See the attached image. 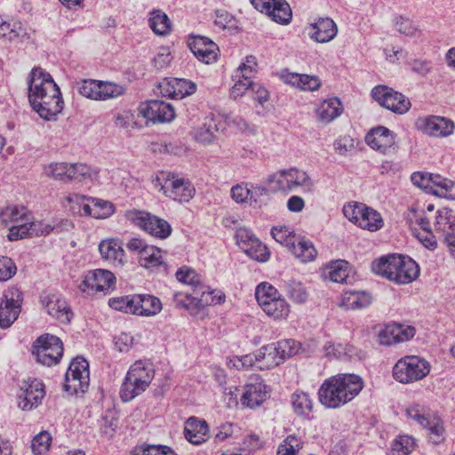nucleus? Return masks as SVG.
Listing matches in <instances>:
<instances>
[{"label":"nucleus","mask_w":455,"mask_h":455,"mask_svg":"<svg viewBox=\"0 0 455 455\" xmlns=\"http://www.w3.org/2000/svg\"><path fill=\"white\" fill-rule=\"evenodd\" d=\"M44 395V387L40 380L24 382L18 396V406L23 411H30L42 403Z\"/></svg>","instance_id":"393cba45"},{"label":"nucleus","mask_w":455,"mask_h":455,"mask_svg":"<svg viewBox=\"0 0 455 455\" xmlns=\"http://www.w3.org/2000/svg\"><path fill=\"white\" fill-rule=\"evenodd\" d=\"M406 219L411 229L415 228L414 226H419L420 228L419 231L430 230L429 222L424 216L423 211L415 206L408 209Z\"/></svg>","instance_id":"338daca9"},{"label":"nucleus","mask_w":455,"mask_h":455,"mask_svg":"<svg viewBox=\"0 0 455 455\" xmlns=\"http://www.w3.org/2000/svg\"><path fill=\"white\" fill-rule=\"evenodd\" d=\"M349 275L348 262L343 259L332 260L326 264L322 270V276L333 283H343Z\"/></svg>","instance_id":"a19ab883"},{"label":"nucleus","mask_w":455,"mask_h":455,"mask_svg":"<svg viewBox=\"0 0 455 455\" xmlns=\"http://www.w3.org/2000/svg\"><path fill=\"white\" fill-rule=\"evenodd\" d=\"M343 109L342 102L337 97L323 100L315 108L316 120L328 124L340 116Z\"/></svg>","instance_id":"7c9ffc66"},{"label":"nucleus","mask_w":455,"mask_h":455,"mask_svg":"<svg viewBox=\"0 0 455 455\" xmlns=\"http://www.w3.org/2000/svg\"><path fill=\"white\" fill-rule=\"evenodd\" d=\"M393 26L395 31L406 37H419L422 34L419 26L415 21L403 16L395 17Z\"/></svg>","instance_id":"864d4df0"},{"label":"nucleus","mask_w":455,"mask_h":455,"mask_svg":"<svg viewBox=\"0 0 455 455\" xmlns=\"http://www.w3.org/2000/svg\"><path fill=\"white\" fill-rule=\"evenodd\" d=\"M430 195L448 201H455V181L437 174Z\"/></svg>","instance_id":"a18cd8bd"},{"label":"nucleus","mask_w":455,"mask_h":455,"mask_svg":"<svg viewBox=\"0 0 455 455\" xmlns=\"http://www.w3.org/2000/svg\"><path fill=\"white\" fill-rule=\"evenodd\" d=\"M438 173H428L423 172H415L411 176L412 184L430 195L433 190L434 180Z\"/></svg>","instance_id":"0e129e2a"},{"label":"nucleus","mask_w":455,"mask_h":455,"mask_svg":"<svg viewBox=\"0 0 455 455\" xmlns=\"http://www.w3.org/2000/svg\"><path fill=\"white\" fill-rule=\"evenodd\" d=\"M269 388L259 377H255L245 383L242 388L240 403L243 407L254 410L267 400Z\"/></svg>","instance_id":"aec40b11"},{"label":"nucleus","mask_w":455,"mask_h":455,"mask_svg":"<svg viewBox=\"0 0 455 455\" xmlns=\"http://www.w3.org/2000/svg\"><path fill=\"white\" fill-rule=\"evenodd\" d=\"M236 243L243 251L253 260L267 262L270 259V251L251 231L240 228L235 233Z\"/></svg>","instance_id":"f3484780"},{"label":"nucleus","mask_w":455,"mask_h":455,"mask_svg":"<svg viewBox=\"0 0 455 455\" xmlns=\"http://www.w3.org/2000/svg\"><path fill=\"white\" fill-rule=\"evenodd\" d=\"M371 96L380 106L395 114H405L411 107L406 96L386 85L374 87L371 90Z\"/></svg>","instance_id":"2eb2a0df"},{"label":"nucleus","mask_w":455,"mask_h":455,"mask_svg":"<svg viewBox=\"0 0 455 455\" xmlns=\"http://www.w3.org/2000/svg\"><path fill=\"white\" fill-rule=\"evenodd\" d=\"M431 371L430 363L418 355H405L393 367L394 379L402 384H410L425 379Z\"/></svg>","instance_id":"6e6552de"},{"label":"nucleus","mask_w":455,"mask_h":455,"mask_svg":"<svg viewBox=\"0 0 455 455\" xmlns=\"http://www.w3.org/2000/svg\"><path fill=\"white\" fill-rule=\"evenodd\" d=\"M307 30L311 40L318 44H326L337 36L338 26L331 18H318L308 24Z\"/></svg>","instance_id":"bb28decb"},{"label":"nucleus","mask_w":455,"mask_h":455,"mask_svg":"<svg viewBox=\"0 0 455 455\" xmlns=\"http://www.w3.org/2000/svg\"><path fill=\"white\" fill-rule=\"evenodd\" d=\"M43 176L60 182L76 180L90 184L99 178V170L84 163L52 162L43 166Z\"/></svg>","instance_id":"20e7f679"},{"label":"nucleus","mask_w":455,"mask_h":455,"mask_svg":"<svg viewBox=\"0 0 455 455\" xmlns=\"http://www.w3.org/2000/svg\"><path fill=\"white\" fill-rule=\"evenodd\" d=\"M284 83L303 91L315 92L322 86V81L317 76L298 73H285L282 76Z\"/></svg>","instance_id":"c9c22d12"},{"label":"nucleus","mask_w":455,"mask_h":455,"mask_svg":"<svg viewBox=\"0 0 455 455\" xmlns=\"http://www.w3.org/2000/svg\"><path fill=\"white\" fill-rule=\"evenodd\" d=\"M165 92L168 96L183 99L192 95L196 91V84L182 78H172L166 82Z\"/></svg>","instance_id":"79ce46f5"},{"label":"nucleus","mask_w":455,"mask_h":455,"mask_svg":"<svg viewBox=\"0 0 455 455\" xmlns=\"http://www.w3.org/2000/svg\"><path fill=\"white\" fill-rule=\"evenodd\" d=\"M60 204L63 208L72 214L86 218L89 210L90 196L76 192H68L61 197Z\"/></svg>","instance_id":"473e14b6"},{"label":"nucleus","mask_w":455,"mask_h":455,"mask_svg":"<svg viewBox=\"0 0 455 455\" xmlns=\"http://www.w3.org/2000/svg\"><path fill=\"white\" fill-rule=\"evenodd\" d=\"M33 355L37 363L52 366L57 364L63 355V344L60 339L52 334L38 337L33 346Z\"/></svg>","instance_id":"ddd939ff"},{"label":"nucleus","mask_w":455,"mask_h":455,"mask_svg":"<svg viewBox=\"0 0 455 455\" xmlns=\"http://www.w3.org/2000/svg\"><path fill=\"white\" fill-rule=\"evenodd\" d=\"M90 383L89 363L83 357L72 360L66 372L64 389L71 394L84 393Z\"/></svg>","instance_id":"4468645a"},{"label":"nucleus","mask_w":455,"mask_h":455,"mask_svg":"<svg viewBox=\"0 0 455 455\" xmlns=\"http://www.w3.org/2000/svg\"><path fill=\"white\" fill-rule=\"evenodd\" d=\"M154 188L166 197L180 203H187L195 195L191 182L177 174L159 172L152 180Z\"/></svg>","instance_id":"0eeeda50"},{"label":"nucleus","mask_w":455,"mask_h":455,"mask_svg":"<svg viewBox=\"0 0 455 455\" xmlns=\"http://www.w3.org/2000/svg\"><path fill=\"white\" fill-rule=\"evenodd\" d=\"M184 435L186 439L192 444H202L210 436L208 424L205 420L191 417L185 423Z\"/></svg>","instance_id":"2f4dec72"},{"label":"nucleus","mask_w":455,"mask_h":455,"mask_svg":"<svg viewBox=\"0 0 455 455\" xmlns=\"http://www.w3.org/2000/svg\"><path fill=\"white\" fill-rule=\"evenodd\" d=\"M255 296L259 306L262 309L267 305L280 297L281 294L271 283L267 282H262L257 285L255 290Z\"/></svg>","instance_id":"5fc2aeb1"},{"label":"nucleus","mask_w":455,"mask_h":455,"mask_svg":"<svg viewBox=\"0 0 455 455\" xmlns=\"http://www.w3.org/2000/svg\"><path fill=\"white\" fill-rule=\"evenodd\" d=\"M249 190V204L254 208L262 207L269 196V189L260 184L250 183Z\"/></svg>","instance_id":"6e6d98bb"},{"label":"nucleus","mask_w":455,"mask_h":455,"mask_svg":"<svg viewBox=\"0 0 455 455\" xmlns=\"http://www.w3.org/2000/svg\"><path fill=\"white\" fill-rule=\"evenodd\" d=\"M126 246L130 251L138 255L140 265L145 268H155L164 263L162 251L140 238H132Z\"/></svg>","instance_id":"6ab92c4d"},{"label":"nucleus","mask_w":455,"mask_h":455,"mask_svg":"<svg viewBox=\"0 0 455 455\" xmlns=\"http://www.w3.org/2000/svg\"><path fill=\"white\" fill-rule=\"evenodd\" d=\"M52 230L53 226L51 223L43 220L33 221L30 215L28 222L12 227L8 232L7 238L9 241H18L27 237L46 235Z\"/></svg>","instance_id":"b1692460"},{"label":"nucleus","mask_w":455,"mask_h":455,"mask_svg":"<svg viewBox=\"0 0 455 455\" xmlns=\"http://www.w3.org/2000/svg\"><path fill=\"white\" fill-rule=\"evenodd\" d=\"M115 212L116 206L112 202L99 197L90 196V204L86 218L106 220L114 215Z\"/></svg>","instance_id":"37998d69"},{"label":"nucleus","mask_w":455,"mask_h":455,"mask_svg":"<svg viewBox=\"0 0 455 455\" xmlns=\"http://www.w3.org/2000/svg\"><path fill=\"white\" fill-rule=\"evenodd\" d=\"M31 212L23 205L9 204L0 209V223L8 228L28 222Z\"/></svg>","instance_id":"c756f323"},{"label":"nucleus","mask_w":455,"mask_h":455,"mask_svg":"<svg viewBox=\"0 0 455 455\" xmlns=\"http://www.w3.org/2000/svg\"><path fill=\"white\" fill-rule=\"evenodd\" d=\"M225 294L220 290H212L204 287L200 290V299L202 307L205 305H220L225 302Z\"/></svg>","instance_id":"774afa93"},{"label":"nucleus","mask_w":455,"mask_h":455,"mask_svg":"<svg viewBox=\"0 0 455 455\" xmlns=\"http://www.w3.org/2000/svg\"><path fill=\"white\" fill-rule=\"evenodd\" d=\"M51 444L52 435L47 431H41L32 440V452L34 455H46Z\"/></svg>","instance_id":"680f3d73"},{"label":"nucleus","mask_w":455,"mask_h":455,"mask_svg":"<svg viewBox=\"0 0 455 455\" xmlns=\"http://www.w3.org/2000/svg\"><path fill=\"white\" fill-rule=\"evenodd\" d=\"M271 235L277 243L284 245L288 250L297 239L294 231L287 226L274 227Z\"/></svg>","instance_id":"bf43d9fd"},{"label":"nucleus","mask_w":455,"mask_h":455,"mask_svg":"<svg viewBox=\"0 0 455 455\" xmlns=\"http://www.w3.org/2000/svg\"><path fill=\"white\" fill-rule=\"evenodd\" d=\"M265 183L275 191H293L300 188L304 193H312L315 183L309 174L297 168L280 170L268 175Z\"/></svg>","instance_id":"423d86ee"},{"label":"nucleus","mask_w":455,"mask_h":455,"mask_svg":"<svg viewBox=\"0 0 455 455\" xmlns=\"http://www.w3.org/2000/svg\"><path fill=\"white\" fill-rule=\"evenodd\" d=\"M125 88L113 82L85 79L78 86V92L84 98L105 101L123 95Z\"/></svg>","instance_id":"f8f14e48"},{"label":"nucleus","mask_w":455,"mask_h":455,"mask_svg":"<svg viewBox=\"0 0 455 455\" xmlns=\"http://www.w3.org/2000/svg\"><path fill=\"white\" fill-rule=\"evenodd\" d=\"M28 84V98L32 109L44 121H56L63 110L64 100L51 74L35 68L29 74Z\"/></svg>","instance_id":"f257e3e1"},{"label":"nucleus","mask_w":455,"mask_h":455,"mask_svg":"<svg viewBox=\"0 0 455 455\" xmlns=\"http://www.w3.org/2000/svg\"><path fill=\"white\" fill-rule=\"evenodd\" d=\"M365 142L372 150L385 156L395 153L398 148L396 134L382 125L371 128L365 136Z\"/></svg>","instance_id":"a211bd4d"},{"label":"nucleus","mask_w":455,"mask_h":455,"mask_svg":"<svg viewBox=\"0 0 455 455\" xmlns=\"http://www.w3.org/2000/svg\"><path fill=\"white\" fill-rule=\"evenodd\" d=\"M116 283V278L113 272L97 268L83 275L78 289L88 296H93L99 292L108 294L115 289Z\"/></svg>","instance_id":"9d476101"},{"label":"nucleus","mask_w":455,"mask_h":455,"mask_svg":"<svg viewBox=\"0 0 455 455\" xmlns=\"http://www.w3.org/2000/svg\"><path fill=\"white\" fill-rule=\"evenodd\" d=\"M418 131L432 138L443 139L451 136L455 131V123L441 116H427L417 119Z\"/></svg>","instance_id":"dca6fc26"},{"label":"nucleus","mask_w":455,"mask_h":455,"mask_svg":"<svg viewBox=\"0 0 455 455\" xmlns=\"http://www.w3.org/2000/svg\"><path fill=\"white\" fill-rule=\"evenodd\" d=\"M427 421V427H423L428 430L431 442L435 444H439L443 442L445 438V429L442 420L436 417H430Z\"/></svg>","instance_id":"052dcab7"},{"label":"nucleus","mask_w":455,"mask_h":455,"mask_svg":"<svg viewBox=\"0 0 455 455\" xmlns=\"http://www.w3.org/2000/svg\"><path fill=\"white\" fill-rule=\"evenodd\" d=\"M274 344L278 351V355L281 357L282 363L287 358L296 355L300 348V344L294 339H283Z\"/></svg>","instance_id":"69168bd1"},{"label":"nucleus","mask_w":455,"mask_h":455,"mask_svg":"<svg viewBox=\"0 0 455 455\" xmlns=\"http://www.w3.org/2000/svg\"><path fill=\"white\" fill-rule=\"evenodd\" d=\"M188 46L196 59L204 64L213 63L218 59L219 47L208 37L193 36L188 42Z\"/></svg>","instance_id":"cd10ccee"},{"label":"nucleus","mask_w":455,"mask_h":455,"mask_svg":"<svg viewBox=\"0 0 455 455\" xmlns=\"http://www.w3.org/2000/svg\"><path fill=\"white\" fill-rule=\"evenodd\" d=\"M43 304L46 312L60 323H68L70 322L73 314L63 299L56 295H50L43 299Z\"/></svg>","instance_id":"72a5a7b5"},{"label":"nucleus","mask_w":455,"mask_h":455,"mask_svg":"<svg viewBox=\"0 0 455 455\" xmlns=\"http://www.w3.org/2000/svg\"><path fill=\"white\" fill-rule=\"evenodd\" d=\"M289 251L303 264L315 261L318 255L314 243L306 238L296 239V242L293 243Z\"/></svg>","instance_id":"58836bf2"},{"label":"nucleus","mask_w":455,"mask_h":455,"mask_svg":"<svg viewBox=\"0 0 455 455\" xmlns=\"http://www.w3.org/2000/svg\"><path fill=\"white\" fill-rule=\"evenodd\" d=\"M257 368L260 371L273 369L282 363L274 343L265 345L255 351Z\"/></svg>","instance_id":"e433bc0d"},{"label":"nucleus","mask_w":455,"mask_h":455,"mask_svg":"<svg viewBox=\"0 0 455 455\" xmlns=\"http://www.w3.org/2000/svg\"><path fill=\"white\" fill-rule=\"evenodd\" d=\"M415 335V328L410 325L392 323L385 325L378 334L380 345L391 346L395 343L405 342Z\"/></svg>","instance_id":"a878e982"},{"label":"nucleus","mask_w":455,"mask_h":455,"mask_svg":"<svg viewBox=\"0 0 455 455\" xmlns=\"http://www.w3.org/2000/svg\"><path fill=\"white\" fill-rule=\"evenodd\" d=\"M455 228V216L448 209H442L437 212L435 222V229L443 239L446 235H453Z\"/></svg>","instance_id":"09e8293b"},{"label":"nucleus","mask_w":455,"mask_h":455,"mask_svg":"<svg viewBox=\"0 0 455 455\" xmlns=\"http://www.w3.org/2000/svg\"><path fill=\"white\" fill-rule=\"evenodd\" d=\"M139 113L144 118L153 123H168L175 116L174 108L168 102L162 100H150L139 106Z\"/></svg>","instance_id":"4be33fe9"},{"label":"nucleus","mask_w":455,"mask_h":455,"mask_svg":"<svg viewBox=\"0 0 455 455\" xmlns=\"http://www.w3.org/2000/svg\"><path fill=\"white\" fill-rule=\"evenodd\" d=\"M415 448V441L410 435H399L392 443V455H409Z\"/></svg>","instance_id":"e2e57ef3"},{"label":"nucleus","mask_w":455,"mask_h":455,"mask_svg":"<svg viewBox=\"0 0 455 455\" xmlns=\"http://www.w3.org/2000/svg\"><path fill=\"white\" fill-rule=\"evenodd\" d=\"M21 293L15 287L8 288L0 304V327L9 328L18 318L21 307Z\"/></svg>","instance_id":"412c9836"},{"label":"nucleus","mask_w":455,"mask_h":455,"mask_svg":"<svg viewBox=\"0 0 455 455\" xmlns=\"http://www.w3.org/2000/svg\"><path fill=\"white\" fill-rule=\"evenodd\" d=\"M376 275L398 284H407L419 275V267L412 259L400 254L380 257L371 263Z\"/></svg>","instance_id":"7ed1b4c3"},{"label":"nucleus","mask_w":455,"mask_h":455,"mask_svg":"<svg viewBox=\"0 0 455 455\" xmlns=\"http://www.w3.org/2000/svg\"><path fill=\"white\" fill-rule=\"evenodd\" d=\"M173 300L176 307L179 308H184L186 310H198L202 307L200 290L196 291V289H194L193 294L185 291H177L173 295Z\"/></svg>","instance_id":"8fccbe9b"},{"label":"nucleus","mask_w":455,"mask_h":455,"mask_svg":"<svg viewBox=\"0 0 455 455\" xmlns=\"http://www.w3.org/2000/svg\"><path fill=\"white\" fill-rule=\"evenodd\" d=\"M155 377V368L148 360H138L129 368L120 390L121 399L127 403L141 395Z\"/></svg>","instance_id":"39448f33"},{"label":"nucleus","mask_w":455,"mask_h":455,"mask_svg":"<svg viewBox=\"0 0 455 455\" xmlns=\"http://www.w3.org/2000/svg\"><path fill=\"white\" fill-rule=\"evenodd\" d=\"M260 12L267 14L279 24H288L291 20V10L285 0H251Z\"/></svg>","instance_id":"5701e85b"},{"label":"nucleus","mask_w":455,"mask_h":455,"mask_svg":"<svg viewBox=\"0 0 455 455\" xmlns=\"http://www.w3.org/2000/svg\"><path fill=\"white\" fill-rule=\"evenodd\" d=\"M262 310L267 315L275 320H284L290 315L291 306L281 295L263 307Z\"/></svg>","instance_id":"603ef678"},{"label":"nucleus","mask_w":455,"mask_h":455,"mask_svg":"<svg viewBox=\"0 0 455 455\" xmlns=\"http://www.w3.org/2000/svg\"><path fill=\"white\" fill-rule=\"evenodd\" d=\"M324 355L330 359H347L352 357L355 354V348L347 343H337L333 341H326L323 346Z\"/></svg>","instance_id":"49530a36"},{"label":"nucleus","mask_w":455,"mask_h":455,"mask_svg":"<svg viewBox=\"0 0 455 455\" xmlns=\"http://www.w3.org/2000/svg\"><path fill=\"white\" fill-rule=\"evenodd\" d=\"M102 260L114 267H122L125 263V251L118 238L108 237L102 239L98 245Z\"/></svg>","instance_id":"c85d7f7f"},{"label":"nucleus","mask_w":455,"mask_h":455,"mask_svg":"<svg viewBox=\"0 0 455 455\" xmlns=\"http://www.w3.org/2000/svg\"><path fill=\"white\" fill-rule=\"evenodd\" d=\"M291 403L293 412L299 418L310 419L314 409V401L311 395L302 390H296L291 395Z\"/></svg>","instance_id":"4c0bfd02"},{"label":"nucleus","mask_w":455,"mask_h":455,"mask_svg":"<svg viewBox=\"0 0 455 455\" xmlns=\"http://www.w3.org/2000/svg\"><path fill=\"white\" fill-rule=\"evenodd\" d=\"M364 387L356 374L341 373L323 380L318 389L320 403L328 409H338L354 400Z\"/></svg>","instance_id":"f03ea898"},{"label":"nucleus","mask_w":455,"mask_h":455,"mask_svg":"<svg viewBox=\"0 0 455 455\" xmlns=\"http://www.w3.org/2000/svg\"><path fill=\"white\" fill-rule=\"evenodd\" d=\"M303 445L304 442L301 437L290 435L279 445L276 455H297Z\"/></svg>","instance_id":"4d7b16f0"},{"label":"nucleus","mask_w":455,"mask_h":455,"mask_svg":"<svg viewBox=\"0 0 455 455\" xmlns=\"http://www.w3.org/2000/svg\"><path fill=\"white\" fill-rule=\"evenodd\" d=\"M124 217L132 225L156 238L165 239L172 233V227L165 220L150 212L132 209L125 212Z\"/></svg>","instance_id":"1a4fd4ad"},{"label":"nucleus","mask_w":455,"mask_h":455,"mask_svg":"<svg viewBox=\"0 0 455 455\" xmlns=\"http://www.w3.org/2000/svg\"><path fill=\"white\" fill-rule=\"evenodd\" d=\"M176 278L180 283L190 285L197 290L203 289L201 276L192 268L182 267L176 272Z\"/></svg>","instance_id":"13d9d810"},{"label":"nucleus","mask_w":455,"mask_h":455,"mask_svg":"<svg viewBox=\"0 0 455 455\" xmlns=\"http://www.w3.org/2000/svg\"><path fill=\"white\" fill-rule=\"evenodd\" d=\"M219 128L217 122L213 116H206L202 124L196 126L193 131V138L197 142L208 145L212 143L216 139V133Z\"/></svg>","instance_id":"ea45409f"},{"label":"nucleus","mask_w":455,"mask_h":455,"mask_svg":"<svg viewBox=\"0 0 455 455\" xmlns=\"http://www.w3.org/2000/svg\"><path fill=\"white\" fill-rule=\"evenodd\" d=\"M344 216L355 225L371 232L383 227V219L374 209L360 203H348L343 207Z\"/></svg>","instance_id":"9b49d317"},{"label":"nucleus","mask_w":455,"mask_h":455,"mask_svg":"<svg viewBox=\"0 0 455 455\" xmlns=\"http://www.w3.org/2000/svg\"><path fill=\"white\" fill-rule=\"evenodd\" d=\"M148 26L157 36H168L172 29V24L168 15L160 9H154L148 13Z\"/></svg>","instance_id":"c03bdc74"},{"label":"nucleus","mask_w":455,"mask_h":455,"mask_svg":"<svg viewBox=\"0 0 455 455\" xmlns=\"http://www.w3.org/2000/svg\"><path fill=\"white\" fill-rule=\"evenodd\" d=\"M163 309L161 300L150 294H139V316L152 317Z\"/></svg>","instance_id":"de8ad7c7"},{"label":"nucleus","mask_w":455,"mask_h":455,"mask_svg":"<svg viewBox=\"0 0 455 455\" xmlns=\"http://www.w3.org/2000/svg\"><path fill=\"white\" fill-rule=\"evenodd\" d=\"M371 303L370 293L362 291H346L339 298L338 306L344 310L367 307Z\"/></svg>","instance_id":"f704fd0d"},{"label":"nucleus","mask_w":455,"mask_h":455,"mask_svg":"<svg viewBox=\"0 0 455 455\" xmlns=\"http://www.w3.org/2000/svg\"><path fill=\"white\" fill-rule=\"evenodd\" d=\"M24 32L25 29L20 21L8 20L0 15V38H4L8 41H14Z\"/></svg>","instance_id":"3c124183"}]
</instances>
